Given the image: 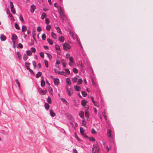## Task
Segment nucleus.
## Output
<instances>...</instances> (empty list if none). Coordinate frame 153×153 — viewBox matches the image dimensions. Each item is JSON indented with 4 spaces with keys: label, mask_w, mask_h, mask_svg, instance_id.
Returning a JSON list of instances; mask_svg holds the SVG:
<instances>
[{
    "label": "nucleus",
    "mask_w": 153,
    "mask_h": 153,
    "mask_svg": "<svg viewBox=\"0 0 153 153\" xmlns=\"http://www.w3.org/2000/svg\"><path fill=\"white\" fill-rule=\"evenodd\" d=\"M91 80L93 85L96 88H98V86L97 85V84L96 82L94 81L93 78H91Z\"/></svg>",
    "instance_id": "9d476101"
},
{
    "label": "nucleus",
    "mask_w": 153,
    "mask_h": 153,
    "mask_svg": "<svg viewBox=\"0 0 153 153\" xmlns=\"http://www.w3.org/2000/svg\"><path fill=\"white\" fill-rule=\"evenodd\" d=\"M82 94L83 97H86L87 95V93L86 92L84 91L82 92Z\"/></svg>",
    "instance_id": "a19ab883"
},
{
    "label": "nucleus",
    "mask_w": 153,
    "mask_h": 153,
    "mask_svg": "<svg viewBox=\"0 0 153 153\" xmlns=\"http://www.w3.org/2000/svg\"><path fill=\"white\" fill-rule=\"evenodd\" d=\"M37 30L38 32H40L42 30L41 28L40 27H38L37 28Z\"/></svg>",
    "instance_id": "774afa93"
},
{
    "label": "nucleus",
    "mask_w": 153,
    "mask_h": 153,
    "mask_svg": "<svg viewBox=\"0 0 153 153\" xmlns=\"http://www.w3.org/2000/svg\"><path fill=\"white\" fill-rule=\"evenodd\" d=\"M50 115L52 117H53L55 116V114L54 112L52 111V110H50Z\"/></svg>",
    "instance_id": "5701e85b"
},
{
    "label": "nucleus",
    "mask_w": 153,
    "mask_h": 153,
    "mask_svg": "<svg viewBox=\"0 0 153 153\" xmlns=\"http://www.w3.org/2000/svg\"><path fill=\"white\" fill-rule=\"evenodd\" d=\"M36 6L34 4H32L30 6V11L31 13H33L36 9Z\"/></svg>",
    "instance_id": "39448f33"
},
{
    "label": "nucleus",
    "mask_w": 153,
    "mask_h": 153,
    "mask_svg": "<svg viewBox=\"0 0 153 153\" xmlns=\"http://www.w3.org/2000/svg\"><path fill=\"white\" fill-rule=\"evenodd\" d=\"M47 41L48 43L51 45H52L53 44V42L52 41L50 38L47 39Z\"/></svg>",
    "instance_id": "a878e982"
},
{
    "label": "nucleus",
    "mask_w": 153,
    "mask_h": 153,
    "mask_svg": "<svg viewBox=\"0 0 153 153\" xmlns=\"http://www.w3.org/2000/svg\"><path fill=\"white\" fill-rule=\"evenodd\" d=\"M69 59L70 62H71V63H74V59L72 57H70V58H69Z\"/></svg>",
    "instance_id": "58836bf2"
},
{
    "label": "nucleus",
    "mask_w": 153,
    "mask_h": 153,
    "mask_svg": "<svg viewBox=\"0 0 153 153\" xmlns=\"http://www.w3.org/2000/svg\"><path fill=\"white\" fill-rule=\"evenodd\" d=\"M15 27L16 28L17 30H20V28L16 23H15Z\"/></svg>",
    "instance_id": "4c0bfd02"
},
{
    "label": "nucleus",
    "mask_w": 153,
    "mask_h": 153,
    "mask_svg": "<svg viewBox=\"0 0 153 153\" xmlns=\"http://www.w3.org/2000/svg\"><path fill=\"white\" fill-rule=\"evenodd\" d=\"M42 73L40 72H39L36 75V77L37 78H38L39 77L41 76L42 75Z\"/></svg>",
    "instance_id": "7c9ffc66"
},
{
    "label": "nucleus",
    "mask_w": 153,
    "mask_h": 153,
    "mask_svg": "<svg viewBox=\"0 0 153 153\" xmlns=\"http://www.w3.org/2000/svg\"><path fill=\"white\" fill-rule=\"evenodd\" d=\"M31 51L34 53L36 51V49L33 47H32L31 48Z\"/></svg>",
    "instance_id": "e2e57ef3"
},
{
    "label": "nucleus",
    "mask_w": 153,
    "mask_h": 153,
    "mask_svg": "<svg viewBox=\"0 0 153 153\" xmlns=\"http://www.w3.org/2000/svg\"><path fill=\"white\" fill-rule=\"evenodd\" d=\"M59 15L61 19L62 20V21L63 22L64 21V19L63 18L62 16L64 17L65 18H67L66 16V15H65V13H64L63 10V9L60 6H59Z\"/></svg>",
    "instance_id": "f257e3e1"
},
{
    "label": "nucleus",
    "mask_w": 153,
    "mask_h": 153,
    "mask_svg": "<svg viewBox=\"0 0 153 153\" xmlns=\"http://www.w3.org/2000/svg\"><path fill=\"white\" fill-rule=\"evenodd\" d=\"M82 126L86 127V123H85V121L84 120H82Z\"/></svg>",
    "instance_id": "4d7b16f0"
},
{
    "label": "nucleus",
    "mask_w": 153,
    "mask_h": 153,
    "mask_svg": "<svg viewBox=\"0 0 153 153\" xmlns=\"http://www.w3.org/2000/svg\"><path fill=\"white\" fill-rule=\"evenodd\" d=\"M45 21L46 24H48L49 23V20L48 18H46L45 19Z\"/></svg>",
    "instance_id": "680f3d73"
},
{
    "label": "nucleus",
    "mask_w": 153,
    "mask_h": 153,
    "mask_svg": "<svg viewBox=\"0 0 153 153\" xmlns=\"http://www.w3.org/2000/svg\"><path fill=\"white\" fill-rule=\"evenodd\" d=\"M30 73V74H34V72L33 71L30 69H29V70Z\"/></svg>",
    "instance_id": "0e129e2a"
},
{
    "label": "nucleus",
    "mask_w": 153,
    "mask_h": 153,
    "mask_svg": "<svg viewBox=\"0 0 153 153\" xmlns=\"http://www.w3.org/2000/svg\"><path fill=\"white\" fill-rule=\"evenodd\" d=\"M54 70L55 73L58 74H59V73H60V71H59L57 69H56L55 68L54 69Z\"/></svg>",
    "instance_id": "bf43d9fd"
},
{
    "label": "nucleus",
    "mask_w": 153,
    "mask_h": 153,
    "mask_svg": "<svg viewBox=\"0 0 153 153\" xmlns=\"http://www.w3.org/2000/svg\"><path fill=\"white\" fill-rule=\"evenodd\" d=\"M46 17L47 16L45 13L43 12L42 13L41 16V18L42 19H44L45 18H46Z\"/></svg>",
    "instance_id": "a211bd4d"
},
{
    "label": "nucleus",
    "mask_w": 153,
    "mask_h": 153,
    "mask_svg": "<svg viewBox=\"0 0 153 153\" xmlns=\"http://www.w3.org/2000/svg\"><path fill=\"white\" fill-rule=\"evenodd\" d=\"M51 25H48L46 26V29L48 31H49L51 28Z\"/></svg>",
    "instance_id": "a18cd8bd"
},
{
    "label": "nucleus",
    "mask_w": 153,
    "mask_h": 153,
    "mask_svg": "<svg viewBox=\"0 0 153 153\" xmlns=\"http://www.w3.org/2000/svg\"><path fill=\"white\" fill-rule=\"evenodd\" d=\"M51 36L54 39H57V36L56 34L54 32H52L51 33Z\"/></svg>",
    "instance_id": "dca6fc26"
},
{
    "label": "nucleus",
    "mask_w": 153,
    "mask_h": 153,
    "mask_svg": "<svg viewBox=\"0 0 153 153\" xmlns=\"http://www.w3.org/2000/svg\"><path fill=\"white\" fill-rule=\"evenodd\" d=\"M15 82H16V84L18 85L19 87L20 88V84L18 80L17 79H16L15 80Z\"/></svg>",
    "instance_id": "ea45409f"
},
{
    "label": "nucleus",
    "mask_w": 153,
    "mask_h": 153,
    "mask_svg": "<svg viewBox=\"0 0 153 153\" xmlns=\"http://www.w3.org/2000/svg\"><path fill=\"white\" fill-rule=\"evenodd\" d=\"M66 82L68 85H70L71 84V82L69 78H67L66 79Z\"/></svg>",
    "instance_id": "4be33fe9"
},
{
    "label": "nucleus",
    "mask_w": 153,
    "mask_h": 153,
    "mask_svg": "<svg viewBox=\"0 0 153 153\" xmlns=\"http://www.w3.org/2000/svg\"><path fill=\"white\" fill-rule=\"evenodd\" d=\"M10 7L11 9H12V8H13V3L12 2L10 1Z\"/></svg>",
    "instance_id": "49530a36"
},
{
    "label": "nucleus",
    "mask_w": 153,
    "mask_h": 153,
    "mask_svg": "<svg viewBox=\"0 0 153 153\" xmlns=\"http://www.w3.org/2000/svg\"><path fill=\"white\" fill-rule=\"evenodd\" d=\"M33 64L35 68L36 67V62L34 61H33Z\"/></svg>",
    "instance_id": "864d4df0"
},
{
    "label": "nucleus",
    "mask_w": 153,
    "mask_h": 153,
    "mask_svg": "<svg viewBox=\"0 0 153 153\" xmlns=\"http://www.w3.org/2000/svg\"><path fill=\"white\" fill-rule=\"evenodd\" d=\"M46 38V36L45 33L42 34V38L43 40H45Z\"/></svg>",
    "instance_id": "79ce46f5"
},
{
    "label": "nucleus",
    "mask_w": 153,
    "mask_h": 153,
    "mask_svg": "<svg viewBox=\"0 0 153 153\" xmlns=\"http://www.w3.org/2000/svg\"><path fill=\"white\" fill-rule=\"evenodd\" d=\"M27 30V27L24 25H23L22 28V31L24 34L25 32Z\"/></svg>",
    "instance_id": "4468645a"
},
{
    "label": "nucleus",
    "mask_w": 153,
    "mask_h": 153,
    "mask_svg": "<svg viewBox=\"0 0 153 153\" xmlns=\"http://www.w3.org/2000/svg\"><path fill=\"white\" fill-rule=\"evenodd\" d=\"M66 91L68 95L69 96H71L72 93L71 92V91L68 88L67 89Z\"/></svg>",
    "instance_id": "c756f323"
},
{
    "label": "nucleus",
    "mask_w": 153,
    "mask_h": 153,
    "mask_svg": "<svg viewBox=\"0 0 153 153\" xmlns=\"http://www.w3.org/2000/svg\"><path fill=\"white\" fill-rule=\"evenodd\" d=\"M19 19L22 22H24L23 16L21 15H20L19 16Z\"/></svg>",
    "instance_id": "de8ad7c7"
},
{
    "label": "nucleus",
    "mask_w": 153,
    "mask_h": 153,
    "mask_svg": "<svg viewBox=\"0 0 153 153\" xmlns=\"http://www.w3.org/2000/svg\"><path fill=\"white\" fill-rule=\"evenodd\" d=\"M74 88L75 90L76 91H80V88L79 86H74Z\"/></svg>",
    "instance_id": "aec40b11"
},
{
    "label": "nucleus",
    "mask_w": 153,
    "mask_h": 153,
    "mask_svg": "<svg viewBox=\"0 0 153 153\" xmlns=\"http://www.w3.org/2000/svg\"><path fill=\"white\" fill-rule=\"evenodd\" d=\"M49 92L52 95H53V92L52 88H51L50 90L49 91Z\"/></svg>",
    "instance_id": "69168bd1"
},
{
    "label": "nucleus",
    "mask_w": 153,
    "mask_h": 153,
    "mask_svg": "<svg viewBox=\"0 0 153 153\" xmlns=\"http://www.w3.org/2000/svg\"><path fill=\"white\" fill-rule=\"evenodd\" d=\"M46 54H47V56H48V57L49 58V59L51 60V59H52V56L51 55V54H50V53H45Z\"/></svg>",
    "instance_id": "72a5a7b5"
},
{
    "label": "nucleus",
    "mask_w": 153,
    "mask_h": 153,
    "mask_svg": "<svg viewBox=\"0 0 153 153\" xmlns=\"http://www.w3.org/2000/svg\"><path fill=\"white\" fill-rule=\"evenodd\" d=\"M50 106L47 103H45V107L46 110H48L49 109Z\"/></svg>",
    "instance_id": "393cba45"
},
{
    "label": "nucleus",
    "mask_w": 153,
    "mask_h": 153,
    "mask_svg": "<svg viewBox=\"0 0 153 153\" xmlns=\"http://www.w3.org/2000/svg\"><path fill=\"white\" fill-rule=\"evenodd\" d=\"M87 101L85 99H83L81 101V104L83 106H85L86 105Z\"/></svg>",
    "instance_id": "9b49d317"
},
{
    "label": "nucleus",
    "mask_w": 153,
    "mask_h": 153,
    "mask_svg": "<svg viewBox=\"0 0 153 153\" xmlns=\"http://www.w3.org/2000/svg\"><path fill=\"white\" fill-rule=\"evenodd\" d=\"M40 56L42 58H43L44 57V53L43 52H41L40 53Z\"/></svg>",
    "instance_id": "8fccbe9b"
},
{
    "label": "nucleus",
    "mask_w": 153,
    "mask_h": 153,
    "mask_svg": "<svg viewBox=\"0 0 153 153\" xmlns=\"http://www.w3.org/2000/svg\"><path fill=\"white\" fill-rule=\"evenodd\" d=\"M111 131L110 129H108L107 131V136L108 138H110L112 137L111 136Z\"/></svg>",
    "instance_id": "1a4fd4ad"
},
{
    "label": "nucleus",
    "mask_w": 153,
    "mask_h": 153,
    "mask_svg": "<svg viewBox=\"0 0 153 153\" xmlns=\"http://www.w3.org/2000/svg\"><path fill=\"white\" fill-rule=\"evenodd\" d=\"M55 49L57 50H59L60 49V47H59V45H56L55 46Z\"/></svg>",
    "instance_id": "5fc2aeb1"
},
{
    "label": "nucleus",
    "mask_w": 153,
    "mask_h": 153,
    "mask_svg": "<svg viewBox=\"0 0 153 153\" xmlns=\"http://www.w3.org/2000/svg\"><path fill=\"white\" fill-rule=\"evenodd\" d=\"M53 80L54 82V84L55 85H58L59 83V80L58 78H54Z\"/></svg>",
    "instance_id": "423d86ee"
},
{
    "label": "nucleus",
    "mask_w": 153,
    "mask_h": 153,
    "mask_svg": "<svg viewBox=\"0 0 153 153\" xmlns=\"http://www.w3.org/2000/svg\"><path fill=\"white\" fill-rule=\"evenodd\" d=\"M17 39V37L16 35L15 34H13L11 38V39L12 42L14 43L15 42V40H16Z\"/></svg>",
    "instance_id": "6e6552de"
},
{
    "label": "nucleus",
    "mask_w": 153,
    "mask_h": 153,
    "mask_svg": "<svg viewBox=\"0 0 153 153\" xmlns=\"http://www.w3.org/2000/svg\"><path fill=\"white\" fill-rule=\"evenodd\" d=\"M93 103H94V105L97 106H98V103L96 101H94Z\"/></svg>",
    "instance_id": "338daca9"
},
{
    "label": "nucleus",
    "mask_w": 153,
    "mask_h": 153,
    "mask_svg": "<svg viewBox=\"0 0 153 153\" xmlns=\"http://www.w3.org/2000/svg\"><path fill=\"white\" fill-rule=\"evenodd\" d=\"M44 62H45V66L47 68H48V61H47L46 60H45Z\"/></svg>",
    "instance_id": "c03bdc74"
},
{
    "label": "nucleus",
    "mask_w": 153,
    "mask_h": 153,
    "mask_svg": "<svg viewBox=\"0 0 153 153\" xmlns=\"http://www.w3.org/2000/svg\"><path fill=\"white\" fill-rule=\"evenodd\" d=\"M65 73L63 71H60V73H59V74L63 75H65Z\"/></svg>",
    "instance_id": "052dcab7"
},
{
    "label": "nucleus",
    "mask_w": 153,
    "mask_h": 153,
    "mask_svg": "<svg viewBox=\"0 0 153 153\" xmlns=\"http://www.w3.org/2000/svg\"><path fill=\"white\" fill-rule=\"evenodd\" d=\"M73 72L75 73H77L78 72V71L77 69L75 68H73Z\"/></svg>",
    "instance_id": "09e8293b"
},
{
    "label": "nucleus",
    "mask_w": 153,
    "mask_h": 153,
    "mask_svg": "<svg viewBox=\"0 0 153 153\" xmlns=\"http://www.w3.org/2000/svg\"><path fill=\"white\" fill-rule=\"evenodd\" d=\"M47 101L48 102L49 104H51L52 103L51 99L49 97H48L47 99Z\"/></svg>",
    "instance_id": "f704fd0d"
},
{
    "label": "nucleus",
    "mask_w": 153,
    "mask_h": 153,
    "mask_svg": "<svg viewBox=\"0 0 153 153\" xmlns=\"http://www.w3.org/2000/svg\"><path fill=\"white\" fill-rule=\"evenodd\" d=\"M58 40L59 41L63 42L64 40V38L63 36H60L59 37Z\"/></svg>",
    "instance_id": "6ab92c4d"
},
{
    "label": "nucleus",
    "mask_w": 153,
    "mask_h": 153,
    "mask_svg": "<svg viewBox=\"0 0 153 153\" xmlns=\"http://www.w3.org/2000/svg\"><path fill=\"white\" fill-rule=\"evenodd\" d=\"M82 82V79H79L78 82V84L79 85H81Z\"/></svg>",
    "instance_id": "37998d69"
},
{
    "label": "nucleus",
    "mask_w": 153,
    "mask_h": 153,
    "mask_svg": "<svg viewBox=\"0 0 153 153\" xmlns=\"http://www.w3.org/2000/svg\"><path fill=\"white\" fill-rule=\"evenodd\" d=\"M88 139L91 141H95V138L92 137H88Z\"/></svg>",
    "instance_id": "e433bc0d"
},
{
    "label": "nucleus",
    "mask_w": 153,
    "mask_h": 153,
    "mask_svg": "<svg viewBox=\"0 0 153 153\" xmlns=\"http://www.w3.org/2000/svg\"><path fill=\"white\" fill-rule=\"evenodd\" d=\"M91 133L93 134H96L97 132L94 128H92L91 130Z\"/></svg>",
    "instance_id": "603ef678"
},
{
    "label": "nucleus",
    "mask_w": 153,
    "mask_h": 153,
    "mask_svg": "<svg viewBox=\"0 0 153 153\" xmlns=\"http://www.w3.org/2000/svg\"><path fill=\"white\" fill-rule=\"evenodd\" d=\"M63 49L64 50L69 49L71 48L70 45L67 43H65L63 44Z\"/></svg>",
    "instance_id": "f03ea898"
},
{
    "label": "nucleus",
    "mask_w": 153,
    "mask_h": 153,
    "mask_svg": "<svg viewBox=\"0 0 153 153\" xmlns=\"http://www.w3.org/2000/svg\"><path fill=\"white\" fill-rule=\"evenodd\" d=\"M61 100L63 102H64L66 105H68V103L67 100L64 98H61Z\"/></svg>",
    "instance_id": "f3484780"
},
{
    "label": "nucleus",
    "mask_w": 153,
    "mask_h": 153,
    "mask_svg": "<svg viewBox=\"0 0 153 153\" xmlns=\"http://www.w3.org/2000/svg\"><path fill=\"white\" fill-rule=\"evenodd\" d=\"M102 114L106 121H107V115L105 110L102 112Z\"/></svg>",
    "instance_id": "bb28decb"
},
{
    "label": "nucleus",
    "mask_w": 153,
    "mask_h": 153,
    "mask_svg": "<svg viewBox=\"0 0 153 153\" xmlns=\"http://www.w3.org/2000/svg\"><path fill=\"white\" fill-rule=\"evenodd\" d=\"M92 153H99L98 147L94 145L92 150Z\"/></svg>",
    "instance_id": "20e7f679"
},
{
    "label": "nucleus",
    "mask_w": 153,
    "mask_h": 153,
    "mask_svg": "<svg viewBox=\"0 0 153 153\" xmlns=\"http://www.w3.org/2000/svg\"><path fill=\"white\" fill-rule=\"evenodd\" d=\"M80 132L81 134L85 138H88V136L84 132V130H83L82 127H81L80 128Z\"/></svg>",
    "instance_id": "7ed1b4c3"
},
{
    "label": "nucleus",
    "mask_w": 153,
    "mask_h": 153,
    "mask_svg": "<svg viewBox=\"0 0 153 153\" xmlns=\"http://www.w3.org/2000/svg\"><path fill=\"white\" fill-rule=\"evenodd\" d=\"M69 119L72 122H74L75 120L74 117L71 115H69L68 116Z\"/></svg>",
    "instance_id": "b1692460"
},
{
    "label": "nucleus",
    "mask_w": 153,
    "mask_h": 153,
    "mask_svg": "<svg viewBox=\"0 0 153 153\" xmlns=\"http://www.w3.org/2000/svg\"><path fill=\"white\" fill-rule=\"evenodd\" d=\"M89 113L88 111H85V116L87 118H88L89 117Z\"/></svg>",
    "instance_id": "c85d7f7f"
},
{
    "label": "nucleus",
    "mask_w": 153,
    "mask_h": 153,
    "mask_svg": "<svg viewBox=\"0 0 153 153\" xmlns=\"http://www.w3.org/2000/svg\"><path fill=\"white\" fill-rule=\"evenodd\" d=\"M41 94H45L47 92L46 90H44L42 89H41Z\"/></svg>",
    "instance_id": "c9c22d12"
},
{
    "label": "nucleus",
    "mask_w": 153,
    "mask_h": 153,
    "mask_svg": "<svg viewBox=\"0 0 153 153\" xmlns=\"http://www.w3.org/2000/svg\"><path fill=\"white\" fill-rule=\"evenodd\" d=\"M16 53L17 55L18 56L19 58L20 59H21L22 58V57L21 56L19 52H17Z\"/></svg>",
    "instance_id": "3c124183"
},
{
    "label": "nucleus",
    "mask_w": 153,
    "mask_h": 153,
    "mask_svg": "<svg viewBox=\"0 0 153 153\" xmlns=\"http://www.w3.org/2000/svg\"><path fill=\"white\" fill-rule=\"evenodd\" d=\"M28 56L26 54H24L23 56V59L24 60L26 61L27 60V59H28Z\"/></svg>",
    "instance_id": "2f4dec72"
},
{
    "label": "nucleus",
    "mask_w": 153,
    "mask_h": 153,
    "mask_svg": "<svg viewBox=\"0 0 153 153\" xmlns=\"http://www.w3.org/2000/svg\"><path fill=\"white\" fill-rule=\"evenodd\" d=\"M79 77V76L78 75H76L72 79L73 82H77V79H78Z\"/></svg>",
    "instance_id": "f8f14e48"
},
{
    "label": "nucleus",
    "mask_w": 153,
    "mask_h": 153,
    "mask_svg": "<svg viewBox=\"0 0 153 153\" xmlns=\"http://www.w3.org/2000/svg\"><path fill=\"white\" fill-rule=\"evenodd\" d=\"M45 85V82L44 80V78L43 76L41 77V86L42 87H44Z\"/></svg>",
    "instance_id": "0eeeda50"
},
{
    "label": "nucleus",
    "mask_w": 153,
    "mask_h": 153,
    "mask_svg": "<svg viewBox=\"0 0 153 153\" xmlns=\"http://www.w3.org/2000/svg\"><path fill=\"white\" fill-rule=\"evenodd\" d=\"M18 47L20 48H23V45L21 43H19L18 44Z\"/></svg>",
    "instance_id": "13d9d810"
},
{
    "label": "nucleus",
    "mask_w": 153,
    "mask_h": 153,
    "mask_svg": "<svg viewBox=\"0 0 153 153\" xmlns=\"http://www.w3.org/2000/svg\"><path fill=\"white\" fill-rule=\"evenodd\" d=\"M0 39L1 41H4L6 40V36L3 34H1L0 36Z\"/></svg>",
    "instance_id": "ddd939ff"
},
{
    "label": "nucleus",
    "mask_w": 153,
    "mask_h": 153,
    "mask_svg": "<svg viewBox=\"0 0 153 153\" xmlns=\"http://www.w3.org/2000/svg\"><path fill=\"white\" fill-rule=\"evenodd\" d=\"M56 29L57 30V32L59 34H61L62 32L61 31L59 27H56Z\"/></svg>",
    "instance_id": "473e14b6"
},
{
    "label": "nucleus",
    "mask_w": 153,
    "mask_h": 153,
    "mask_svg": "<svg viewBox=\"0 0 153 153\" xmlns=\"http://www.w3.org/2000/svg\"><path fill=\"white\" fill-rule=\"evenodd\" d=\"M27 53V55L29 56H30L32 55V52L30 50H27L26 51Z\"/></svg>",
    "instance_id": "cd10ccee"
},
{
    "label": "nucleus",
    "mask_w": 153,
    "mask_h": 153,
    "mask_svg": "<svg viewBox=\"0 0 153 153\" xmlns=\"http://www.w3.org/2000/svg\"><path fill=\"white\" fill-rule=\"evenodd\" d=\"M65 72H66L68 75H69L70 74V72L68 69H66L65 70Z\"/></svg>",
    "instance_id": "6e6d98bb"
},
{
    "label": "nucleus",
    "mask_w": 153,
    "mask_h": 153,
    "mask_svg": "<svg viewBox=\"0 0 153 153\" xmlns=\"http://www.w3.org/2000/svg\"><path fill=\"white\" fill-rule=\"evenodd\" d=\"M62 66L64 67H65L66 66V61L65 60L62 59Z\"/></svg>",
    "instance_id": "2eb2a0df"
},
{
    "label": "nucleus",
    "mask_w": 153,
    "mask_h": 153,
    "mask_svg": "<svg viewBox=\"0 0 153 153\" xmlns=\"http://www.w3.org/2000/svg\"><path fill=\"white\" fill-rule=\"evenodd\" d=\"M79 115L82 118L84 116V113L82 111H80L79 113Z\"/></svg>",
    "instance_id": "412c9836"
}]
</instances>
